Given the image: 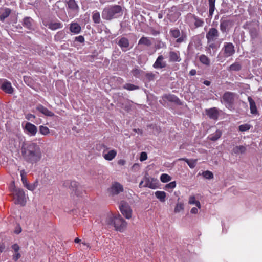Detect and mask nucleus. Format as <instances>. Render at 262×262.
Segmentation results:
<instances>
[{
	"label": "nucleus",
	"instance_id": "obj_63",
	"mask_svg": "<svg viewBox=\"0 0 262 262\" xmlns=\"http://www.w3.org/2000/svg\"><path fill=\"white\" fill-rule=\"evenodd\" d=\"M35 118V115L32 114H28L26 116V118L28 120H32V119H34Z\"/></svg>",
	"mask_w": 262,
	"mask_h": 262
},
{
	"label": "nucleus",
	"instance_id": "obj_29",
	"mask_svg": "<svg viewBox=\"0 0 262 262\" xmlns=\"http://www.w3.org/2000/svg\"><path fill=\"white\" fill-rule=\"evenodd\" d=\"M144 184L143 185L144 187H148L150 188H154L153 185L150 181V178L148 177V174L146 173L143 178Z\"/></svg>",
	"mask_w": 262,
	"mask_h": 262
},
{
	"label": "nucleus",
	"instance_id": "obj_58",
	"mask_svg": "<svg viewBox=\"0 0 262 262\" xmlns=\"http://www.w3.org/2000/svg\"><path fill=\"white\" fill-rule=\"evenodd\" d=\"M24 80L25 82L29 86H31V84H32L31 82V79L28 76H24Z\"/></svg>",
	"mask_w": 262,
	"mask_h": 262
},
{
	"label": "nucleus",
	"instance_id": "obj_25",
	"mask_svg": "<svg viewBox=\"0 0 262 262\" xmlns=\"http://www.w3.org/2000/svg\"><path fill=\"white\" fill-rule=\"evenodd\" d=\"M116 150H115V149H112L111 150H110L106 154H104L103 152V157L105 160L108 161H111L116 157Z\"/></svg>",
	"mask_w": 262,
	"mask_h": 262
},
{
	"label": "nucleus",
	"instance_id": "obj_23",
	"mask_svg": "<svg viewBox=\"0 0 262 262\" xmlns=\"http://www.w3.org/2000/svg\"><path fill=\"white\" fill-rule=\"evenodd\" d=\"M33 19L30 17H26L23 19V25L24 27L31 30L33 28Z\"/></svg>",
	"mask_w": 262,
	"mask_h": 262
},
{
	"label": "nucleus",
	"instance_id": "obj_43",
	"mask_svg": "<svg viewBox=\"0 0 262 262\" xmlns=\"http://www.w3.org/2000/svg\"><path fill=\"white\" fill-rule=\"evenodd\" d=\"M146 78L149 81L155 79L156 75L152 72H147L145 73Z\"/></svg>",
	"mask_w": 262,
	"mask_h": 262
},
{
	"label": "nucleus",
	"instance_id": "obj_9",
	"mask_svg": "<svg viewBox=\"0 0 262 262\" xmlns=\"http://www.w3.org/2000/svg\"><path fill=\"white\" fill-rule=\"evenodd\" d=\"M119 209L122 214L127 219L132 217V210L129 204L124 201H121L119 204Z\"/></svg>",
	"mask_w": 262,
	"mask_h": 262
},
{
	"label": "nucleus",
	"instance_id": "obj_8",
	"mask_svg": "<svg viewBox=\"0 0 262 262\" xmlns=\"http://www.w3.org/2000/svg\"><path fill=\"white\" fill-rule=\"evenodd\" d=\"M14 203L16 204H20L21 206H25L26 201L25 194L22 189L15 190V192L13 194Z\"/></svg>",
	"mask_w": 262,
	"mask_h": 262
},
{
	"label": "nucleus",
	"instance_id": "obj_64",
	"mask_svg": "<svg viewBox=\"0 0 262 262\" xmlns=\"http://www.w3.org/2000/svg\"><path fill=\"white\" fill-rule=\"evenodd\" d=\"M21 232V227L18 226L15 229L14 232L16 234H19Z\"/></svg>",
	"mask_w": 262,
	"mask_h": 262
},
{
	"label": "nucleus",
	"instance_id": "obj_2",
	"mask_svg": "<svg viewBox=\"0 0 262 262\" xmlns=\"http://www.w3.org/2000/svg\"><path fill=\"white\" fill-rule=\"evenodd\" d=\"M123 10L121 6L118 5H110L105 7L101 13L103 19L111 20L122 16Z\"/></svg>",
	"mask_w": 262,
	"mask_h": 262
},
{
	"label": "nucleus",
	"instance_id": "obj_61",
	"mask_svg": "<svg viewBox=\"0 0 262 262\" xmlns=\"http://www.w3.org/2000/svg\"><path fill=\"white\" fill-rule=\"evenodd\" d=\"M12 248L15 253L18 252L19 246L17 244H15L12 246Z\"/></svg>",
	"mask_w": 262,
	"mask_h": 262
},
{
	"label": "nucleus",
	"instance_id": "obj_41",
	"mask_svg": "<svg viewBox=\"0 0 262 262\" xmlns=\"http://www.w3.org/2000/svg\"><path fill=\"white\" fill-rule=\"evenodd\" d=\"M123 89L127 90L128 91H133L138 90L139 89L138 86L135 85L131 83H126L123 86Z\"/></svg>",
	"mask_w": 262,
	"mask_h": 262
},
{
	"label": "nucleus",
	"instance_id": "obj_4",
	"mask_svg": "<svg viewBox=\"0 0 262 262\" xmlns=\"http://www.w3.org/2000/svg\"><path fill=\"white\" fill-rule=\"evenodd\" d=\"M187 19L189 21L188 24L189 26L192 29H196L199 27H202L204 25V20L199 18L193 14H188Z\"/></svg>",
	"mask_w": 262,
	"mask_h": 262
},
{
	"label": "nucleus",
	"instance_id": "obj_34",
	"mask_svg": "<svg viewBox=\"0 0 262 262\" xmlns=\"http://www.w3.org/2000/svg\"><path fill=\"white\" fill-rule=\"evenodd\" d=\"M222 134V133L221 130H217L214 133L211 134L208 138L210 140L215 141L221 137Z\"/></svg>",
	"mask_w": 262,
	"mask_h": 262
},
{
	"label": "nucleus",
	"instance_id": "obj_42",
	"mask_svg": "<svg viewBox=\"0 0 262 262\" xmlns=\"http://www.w3.org/2000/svg\"><path fill=\"white\" fill-rule=\"evenodd\" d=\"M189 203L190 204H195L199 208L201 207V204L199 201L195 200L194 196H190L189 199Z\"/></svg>",
	"mask_w": 262,
	"mask_h": 262
},
{
	"label": "nucleus",
	"instance_id": "obj_54",
	"mask_svg": "<svg viewBox=\"0 0 262 262\" xmlns=\"http://www.w3.org/2000/svg\"><path fill=\"white\" fill-rule=\"evenodd\" d=\"M176 186V182L175 181L171 182L166 185L167 189H173Z\"/></svg>",
	"mask_w": 262,
	"mask_h": 262
},
{
	"label": "nucleus",
	"instance_id": "obj_35",
	"mask_svg": "<svg viewBox=\"0 0 262 262\" xmlns=\"http://www.w3.org/2000/svg\"><path fill=\"white\" fill-rule=\"evenodd\" d=\"M200 61L203 64L206 66H209L210 65V59L205 55L202 54L199 57Z\"/></svg>",
	"mask_w": 262,
	"mask_h": 262
},
{
	"label": "nucleus",
	"instance_id": "obj_52",
	"mask_svg": "<svg viewBox=\"0 0 262 262\" xmlns=\"http://www.w3.org/2000/svg\"><path fill=\"white\" fill-rule=\"evenodd\" d=\"M250 128V126L249 124H245L241 125L239 126V130L241 132H245L248 130Z\"/></svg>",
	"mask_w": 262,
	"mask_h": 262
},
{
	"label": "nucleus",
	"instance_id": "obj_62",
	"mask_svg": "<svg viewBox=\"0 0 262 262\" xmlns=\"http://www.w3.org/2000/svg\"><path fill=\"white\" fill-rule=\"evenodd\" d=\"M20 257V254L18 252H16L13 256V259L14 261H17Z\"/></svg>",
	"mask_w": 262,
	"mask_h": 262
},
{
	"label": "nucleus",
	"instance_id": "obj_33",
	"mask_svg": "<svg viewBox=\"0 0 262 262\" xmlns=\"http://www.w3.org/2000/svg\"><path fill=\"white\" fill-rule=\"evenodd\" d=\"M220 43L217 42H215V41H207V47L215 52H217L218 49L220 47Z\"/></svg>",
	"mask_w": 262,
	"mask_h": 262
},
{
	"label": "nucleus",
	"instance_id": "obj_27",
	"mask_svg": "<svg viewBox=\"0 0 262 262\" xmlns=\"http://www.w3.org/2000/svg\"><path fill=\"white\" fill-rule=\"evenodd\" d=\"M66 3L68 5V8L72 10L76 11L79 9V6L75 0L66 1Z\"/></svg>",
	"mask_w": 262,
	"mask_h": 262
},
{
	"label": "nucleus",
	"instance_id": "obj_45",
	"mask_svg": "<svg viewBox=\"0 0 262 262\" xmlns=\"http://www.w3.org/2000/svg\"><path fill=\"white\" fill-rule=\"evenodd\" d=\"M115 216H108L105 220V223L110 226H114V221H115Z\"/></svg>",
	"mask_w": 262,
	"mask_h": 262
},
{
	"label": "nucleus",
	"instance_id": "obj_3",
	"mask_svg": "<svg viewBox=\"0 0 262 262\" xmlns=\"http://www.w3.org/2000/svg\"><path fill=\"white\" fill-rule=\"evenodd\" d=\"M235 53V47L232 43L224 42L221 51L217 56V60L223 61L225 59L232 56Z\"/></svg>",
	"mask_w": 262,
	"mask_h": 262
},
{
	"label": "nucleus",
	"instance_id": "obj_19",
	"mask_svg": "<svg viewBox=\"0 0 262 262\" xmlns=\"http://www.w3.org/2000/svg\"><path fill=\"white\" fill-rule=\"evenodd\" d=\"M232 25V21L222 18L220 20V29L223 32H226Z\"/></svg>",
	"mask_w": 262,
	"mask_h": 262
},
{
	"label": "nucleus",
	"instance_id": "obj_53",
	"mask_svg": "<svg viewBox=\"0 0 262 262\" xmlns=\"http://www.w3.org/2000/svg\"><path fill=\"white\" fill-rule=\"evenodd\" d=\"M205 51H206L207 53L210 56H214L216 53V52L212 50V49H210L207 46L205 48Z\"/></svg>",
	"mask_w": 262,
	"mask_h": 262
},
{
	"label": "nucleus",
	"instance_id": "obj_44",
	"mask_svg": "<svg viewBox=\"0 0 262 262\" xmlns=\"http://www.w3.org/2000/svg\"><path fill=\"white\" fill-rule=\"evenodd\" d=\"M39 132L43 135H47L50 133V129L46 126L41 125L39 126Z\"/></svg>",
	"mask_w": 262,
	"mask_h": 262
},
{
	"label": "nucleus",
	"instance_id": "obj_13",
	"mask_svg": "<svg viewBox=\"0 0 262 262\" xmlns=\"http://www.w3.org/2000/svg\"><path fill=\"white\" fill-rule=\"evenodd\" d=\"M219 36L220 33L218 30L215 28H211L206 33V38L207 41H215Z\"/></svg>",
	"mask_w": 262,
	"mask_h": 262
},
{
	"label": "nucleus",
	"instance_id": "obj_28",
	"mask_svg": "<svg viewBox=\"0 0 262 262\" xmlns=\"http://www.w3.org/2000/svg\"><path fill=\"white\" fill-rule=\"evenodd\" d=\"M48 28L52 30H55L58 29H60L62 28L63 25L60 23L59 21L58 22H53L51 21L48 23L47 25Z\"/></svg>",
	"mask_w": 262,
	"mask_h": 262
},
{
	"label": "nucleus",
	"instance_id": "obj_49",
	"mask_svg": "<svg viewBox=\"0 0 262 262\" xmlns=\"http://www.w3.org/2000/svg\"><path fill=\"white\" fill-rule=\"evenodd\" d=\"M65 36V33L63 31H59L55 35V39L56 40H59L62 39Z\"/></svg>",
	"mask_w": 262,
	"mask_h": 262
},
{
	"label": "nucleus",
	"instance_id": "obj_17",
	"mask_svg": "<svg viewBox=\"0 0 262 262\" xmlns=\"http://www.w3.org/2000/svg\"><path fill=\"white\" fill-rule=\"evenodd\" d=\"M181 61L180 53L179 51H171L169 52V62H179Z\"/></svg>",
	"mask_w": 262,
	"mask_h": 262
},
{
	"label": "nucleus",
	"instance_id": "obj_57",
	"mask_svg": "<svg viewBox=\"0 0 262 262\" xmlns=\"http://www.w3.org/2000/svg\"><path fill=\"white\" fill-rule=\"evenodd\" d=\"M147 159V155L145 152H142L141 153L140 160L141 161H143L146 160Z\"/></svg>",
	"mask_w": 262,
	"mask_h": 262
},
{
	"label": "nucleus",
	"instance_id": "obj_40",
	"mask_svg": "<svg viewBox=\"0 0 262 262\" xmlns=\"http://www.w3.org/2000/svg\"><path fill=\"white\" fill-rule=\"evenodd\" d=\"M144 73V72L142 70H140L138 68H135L133 69L131 71L132 74L134 76L137 78H140L142 74Z\"/></svg>",
	"mask_w": 262,
	"mask_h": 262
},
{
	"label": "nucleus",
	"instance_id": "obj_48",
	"mask_svg": "<svg viewBox=\"0 0 262 262\" xmlns=\"http://www.w3.org/2000/svg\"><path fill=\"white\" fill-rule=\"evenodd\" d=\"M203 176L207 179H211L213 178V174L212 172L207 170L204 171L202 173Z\"/></svg>",
	"mask_w": 262,
	"mask_h": 262
},
{
	"label": "nucleus",
	"instance_id": "obj_32",
	"mask_svg": "<svg viewBox=\"0 0 262 262\" xmlns=\"http://www.w3.org/2000/svg\"><path fill=\"white\" fill-rule=\"evenodd\" d=\"M70 31L75 34H78L81 31V27L77 23H72L70 27Z\"/></svg>",
	"mask_w": 262,
	"mask_h": 262
},
{
	"label": "nucleus",
	"instance_id": "obj_31",
	"mask_svg": "<svg viewBox=\"0 0 262 262\" xmlns=\"http://www.w3.org/2000/svg\"><path fill=\"white\" fill-rule=\"evenodd\" d=\"M248 100L250 104V108L251 113L253 114H256L257 108L254 101L252 99V98L251 97H248Z\"/></svg>",
	"mask_w": 262,
	"mask_h": 262
},
{
	"label": "nucleus",
	"instance_id": "obj_46",
	"mask_svg": "<svg viewBox=\"0 0 262 262\" xmlns=\"http://www.w3.org/2000/svg\"><path fill=\"white\" fill-rule=\"evenodd\" d=\"M160 180L163 183H166L171 180V177L167 174L163 173L160 177Z\"/></svg>",
	"mask_w": 262,
	"mask_h": 262
},
{
	"label": "nucleus",
	"instance_id": "obj_51",
	"mask_svg": "<svg viewBox=\"0 0 262 262\" xmlns=\"http://www.w3.org/2000/svg\"><path fill=\"white\" fill-rule=\"evenodd\" d=\"M20 176L22 182L23 184H25L27 182V178H26V172L25 170H22L20 171Z\"/></svg>",
	"mask_w": 262,
	"mask_h": 262
},
{
	"label": "nucleus",
	"instance_id": "obj_12",
	"mask_svg": "<svg viewBox=\"0 0 262 262\" xmlns=\"http://www.w3.org/2000/svg\"><path fill=\"white\" fill-rule=\"evenodd\" d=\"M108 191L111 195H117L123 191V187L119 183L116 182L112 184Z\"/></svg>",
	"mask_w": 262,
	"mask_h": 262
},
{
	"label": "nucleus",
	"instance_id": "obj_39",
	"mask_svg": "<svg viewBox=\"0 0 262 262\" xmlns=\"http://www.w3.org/2000/svg\"><path fill=\"white\" fill-rule=\"evenodd\" d=\"M180 160H183L185 162H186L191 168H193L196 166V164L197 160H196V159L195 160H189V159H186V158H182V159H180Z\"/></svg>",
	"mask_w": 262,
	"mask_h": 262
},
{
	"label": "nucleus",
	"instance_id": "obj_14",
	"mask_svg": "<svg viewBox=\"0 0 262 262\" xmlns=\"http://www.w3.org/2000/svg\"><path fill=\"white\" fill-rule=\"evenodd\" d=\"M1 89L9 94H12L14 92V88L12 86L11 83L6 79L3 80L2 82Z\"/></svg>",
	"mask_w": 262,
	"mask_h": 262
},
{
	"label": "nucleus",
	"instance_id": "obj_36",
	"mask_svg": "<svg viewBox=\"0 0 262 262\" xmlns=\"http://www.w3.org/2000/svg\"><path fill=\"white\" fill-rule=\"evenodd\" d=\"M92 17V20L94 23L99 24L101 22L100 13L97 10L93 12Z\"/></svg>",
	"mask_w": 262,
	"mask_h": 262
},
{
	"label": "nucleus",
	"instance_id": "obj_55",
	"mask_svg": "<svg viewBox=\"0 0 262 262\" xmlns=\"http://www.w3.org/2000/svg\"><path fill=\"white\" fill-rule=\"evenodd\" d=\"M166 47V44L165 42L162 41H159L157 45L156 46V49H159L161 48H164Z\"/></svg>",
	"mask_w": 262,
	"mask_h": 262
},
{
	"label": "nucleus",
	"instance_id": "obj_30",
	"mask_svg": "<svg viewBox=\"0 0 262 262\" xmlns=\"http://www.w3.org/2000/svg\"><path fill=\"white\" fill-rule=\"evenodd\" d=\"M216 0H208L209 4V17H211L215 9V4Z\"/></svg>",
	"mask_w": 262,
	"mask_h": 262
},
{
	"label": "nucleus",
	"instance_id": "obj_7",
	"mask_svg": "<svg viewBox=\"0 0 262 262\" xmlns=\"http://www.w3.org/2000/svg\"><path fill=\"white\" fill-rule=\"evenodd\" d=\"M169 33L171 36L174 38H177L176 42L177 43H181L186 40V34L184 32L181 33L178 28L171 29Z\"/></svg>",
	"mask_w": 262,
	"mask_h": 262
},
{
	"label": "nucleus",
	"instance_id": "obj_60",
	"mask_svg": "<svg viewBox=\"0 0 262 262\" xmlns=\"http://www.w3.org/2000/svg\"><path fill=\"white\" fill-rule=\"evenodd\" d=\"M75 41L82 43L84 41V38L83 36L80 35L75 37Z\"/></svg>",
	"mask_w": 262,
	"mask_h": 262
},
{
	"label": "nucleus",
	"instance_id": "obj_10",
	"mask_svg": "<svg viewBox=\"0 0 262 262\" xmlns=\"http://www.w3.org/2000/svg\"><path fill=\"white\" fill-rule=\"evenodd\" d=\"M126 225L127 223L120 215H118L115 216L114 227L116 230L122 232L125 230L126 227Z\"/></svg>",
	"mask_w": 262,
	"mask_h": 262
},
{
	"label": "nucleus",
	"instance_id": "obj_21",
	"mask_svg": "<svg viewBox=\"0 0 262 262\" xmlns=\"http://www.w3.org/2000/svg\"><path fill=\"white\" fill-rule=\"evenodd\" d=\"M25 128L32 136L35 135L37 131L36 126L30 122L26 123Z\"/></svg>",
	"mask_w": 262,
	"mask_h": 262
},
{
	"label": "nucleus",
	"instance_id": "obj_16",
	"mask_svg": "<svg viewBox=\"0 0 262 262\" xmlns=\"http://www.w3.org/2000/svg\"><path fill=\"white\" fill-rule=\"evenodd\" d=\"M69 185H70L69 186L70 188L73 191H74L75 194L77 195H79V190H78L79 186H78V184L77 182H76L75 181H70L69 180H67L64 182L63 186L67 187V186H68Z\"/></svg>",
	"mask_w": 262,
	"mask_h": 262
},
{
	"label": "nucleus",
	"instance_id": "obj_5",
	"mask_svg": "<svg viewBox=\"0 0 262 262\" xmlns=\"http://www.w3.org/2000/svg\"><path fill=\"white\" fill-rule=\"evenodd\" d=\"M174 103L178 105H182V103L179 98L173 94H166L162 96V99L159 100V102L164 106L167 105V102Z\"/></svg>",
	"mask_w": 262,
	"mask_h": 262
},
{
	"label": "nucleus",
	"instance_id": "obj_1",
	"mask_svg": "<svg viewBox=\"0 0 262 262\" xmlns=\"http://www.w3.org/2000/svg\"><path fill=\"white\" fill-rule=\"evenodd\" d=\"M21 153L24 159L32 164L38 162L42 157L40 147L33 142L23 143Z\"/></svg>",
	"mask_w": 262,
	"mask_h": 262
},
{
	"label": "nucleus",
	"instance_id": "obj_37",
	"mask_svg": "<svg viewBox=\"0 0 262 262\" xmlns=\"http://www.w3.org/2000/svg\"><path fill=\"white\" fill-rule=\"evenodd\" d=\"M246 150V148L243 146H236L232 149V152L235 154H243Z\"/></svg>",
	"mask_w": 262,
	"mask_h": 262
},
{
	"label": "nucleus",
	"instance_id": "obj_26",
	"mask_svg": "<svg viewBox=\"0 0 262 262\" xmlns=\"http://www.w3.org/2000/svg\"><path fill=\"white\" fill-rule=\"evenodd\" d=\"M242 69V65L238 62H235L232 64L227 68V70L230 72H238Z\"/></svg>",
	"mask_w": 262,
	"mask_h": 262
},
{
	"label": "nucleus",
	"instance_id": "obj_38",
	"mask_svg": "<svg viewBox=\"0 0 262 262\" xmlns=\"http://www.w3.org/2000/svg\"><path fill=\"white\" fill-rule=\"evenodd\" d=\"M155 196L161 202H164L165 201L166 193L164 191H157L155 192Z\"/></svg>",
	"mask_w": 262,
	"mask_h": 262
},
{
	"label": "nucleus",
	"instance_id": "obj_47",
	"mask_svg": "<svg viewBox=\"0 0 262 262\" xmlns=\"http://www.w3.org/2000/svg\"><path fill=\"white\" fill-rule=\"evenodd\" d=\"M250 34L252 38H256L258 36L257 30L255 28H251L250 29Z\"/></svg>",
	"mask_w": 262,
	"mask_h": 262
},
{
	"label": "nucleus",
	"instance_id": "obj_56",
	"mask_svg": "<svg viewBox=\"0 0 262 262\" xmlns=\"http://www.w3.org/2000/svg\"><path fill=\"white\" fill-rule=\"evenodd\" d=\"M25 186L29 190L33 191L35 189V185L33 184H28L27 182L24 184Z\"/></svg>",
	"mask_w": 262,
	"mask_h": 262
},
{
	"label": "nucleus",
	"instance_id": "obj_59",
	"mask_svg": "<svg viewBox=\"0 0 262 262\" xmlns=\"http://www.w3.org/2000/svg\"><path fill=\"white\" fill-rule=\"evenodd\" d=\"M19 188H16L14 185V182H12L10 186V191L13 193V194L15 192V190L19 189Z\"/></svg>",
	"mask_w": 262,
	"mask_h": 262
},
{
	"label": "nucleus",
	"instance_id": "obj_22",
	"mask_svg": "<svg viewBox=\"0 0 262 262\" xmlns=\"http://www.w3.org/2000/svg\"><path fill=\"white\" fill-rule=\"evenodd\" d=\"M11 13V10L8 8H4L0 12V20L4 22L6 18L9 17Z\"/></svg>",
	"mask_w": 262,
	"mask_h": 262
},
{
	"label": "nucleus",
	"instance_id": "obj_20",
	"mask_svg": "<svg viewBox=\"0 0 262 262\" xmlns=\"http://www.w3.org/2000/svg\"><path fill=\"white\" fill-rule=\"evenodd\" d=\"M36 110L47 116L52 117L54 116V114L52 112L41 104L37 105Z\"/></svg>",
	"mask_w": 262,
	"mask_h": 262
},
{
	"label": "nucleus",
	"instance_id": "obj_50",
	"mask_svg": "<svg viewBox=\"0 0 262 262\" xmlns=\"http://www.w3.org/2000/svg\"><path fill=\"white\" fill-rule=\"evenodd\" d=\"M184 209V204L182 203H179L177 204L174 208V212L178 213Z\"/></svg>",
	"mask_w": 262,
	"mask_h": 262
},
{
	"label": "nucleus",
	"instance_id": "obj_6",
	"mask_svg": "<svg viewBox=\"0 0 262 262\" xmlns=\"http://www.w3.org/2000/svg\"><path fill=\"white\" fill-rule=\"evenodd\" d=\"M235 95V93L231 92H226L224 94L222 99L228 109L231 110L233 108Z\"/></svg>",
	"mask_w": 262,
	"mask_h": 262
},
{
	"label": "nucleus",
	"instance_id": "obj_11",
	"mask_svg": "<svg viewBox=\"0 0 262 262\" xmlns=\"http://www.w3.org/2000/svg\"><path fill=\"white\" fill-rule=\"evenodd\" d=\"M116 40H117V43L123 52H126L132 48V47H129V41L126 37L121 36L117 38Z\"/></svg>",
	"mask_w": 262,
	"mask_h": 262
},
{
	"label": "nucleus",
	"instance_id": "obj_18",
	"mask_svg": "<svg viewBox=\"0 0 262 262\" xmlns=\"http://www.w3.org/2000/svg\"><path fill=\"white\" fill-rule=\"evenodd\" d=\"M206 114L210 119L216 120L218 119L219 112L216 107H212L205 110Z\"/></svg>",
	"mask_w": 262,
	"mask_h": 262
},
{
	"label": "nucleus",
	"instance_id": "obj_24",
	"mask_svg": "<svg viewBox=\"0 0 262 262\" xmlns=\"http://www.w3.org/2000/svg\"><path fill=\"white\" fill-rule=\"evenodd\" d=\"M140 45L150 47L152 45V41L149 37L142 36L138 41V45Z\"/></svg>",
	"mask_w": 262,
	"mask_h": 262
},
{
	"label": "nucleus",
	"instance_id": "obj_15",
	"mask_svg": "<svg viewBox=\"0 0 262 262\" xmlns=\"http://www.w3.org/2000/svg\"><path fill=\"white\" fill-rule=\"evenodd\" d=\"M152 66L156 69H163L166 67L167 63L164 60V58L162 55L158 56Z\"/></svg>",
	"mask_w": 262,
	"mask_h": 262
}]
</instances>
